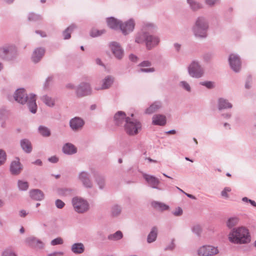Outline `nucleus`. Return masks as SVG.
Segmentation results:
<instances>
[{"instance_id": "7ed1b4c3", "label": "nucleus", "mask_w": 256, "mask_h": 256, "mask_svg": "<svg viewBox=\"0 0 256 256\" xmlns=\"http://www.w3.org/2000/svg\"><path fill=\"white\" fill-rule=\"evenodd\" d=\"M160 40L158 36L151 34L148 32H138L135 38V42L138 44L144 42L148 50H151L156 47L159 44Z\"/></svg>"}, {"instance_id": "6e6d98bb", "label": "nucleus", "mask_w": 256, "mask_h": 256, "mask_svg": "<svg viewBox=\"0 0 256 256\" xmlns=\"http://www.w3.org/2000/svg\"><path fill=\"white\" fill-rule=\"evenodd\" d=\"M212 57V55L211 53H206L202 56L203 59L206 62L210 60Z\"/></svg>"}, {"instance_id": "864d4df0", "label": "nucleus", "mask_w": 256, "mask_h": 256, "mask_svg": "<svg viewBox=\"0 0 256 256\" xmlns=\"http://www.w3.org/2000/svg\"><path fill=\"white\" fill-rule=\"evenodd\" d=\"M182 210L180 207L177 208L176 210L172 212V214L176 216H180L182 214Z\"/></svg>"}, {"instance_id": "1a4fd4ad", "label": "nucleus", "mask_w": 256, "mask_h": 256, "mask_svg": "<svg viewBox=\"0 0 256 256\" xmlns=\"http://www.w3.org/2000/svg\"><path fill=\"white\" fill-rule=\"evenodd\" d=\"M78 180L82 186L87 189H91L94 186V184L88 172L82 170L79 172L77 176Z\"/></svg>"}, {"instance_id": "2eb2a0df", "label": "nucleus", "mask_w": 256, "mask_h": 256, "mask_svg": "<svg viewBox=\"0 0 256 256\" xmlns=\"http://www.w3.org/2000/svg\"><path fill=\"white\" fill-rule=\"evenodd\" d=\"M143 176L151 188L160 190H162V188L158 186L160 182L158 178L153 176L147 174H144Z\"/></svg>"}, {"instance_id": "37998d69", "label": "nucleus", "mask_w": 256, "mask_h": 256, "mask_svg": "<svg viewBox=\"0 0 256 256\" xmlns=\"http://www.w3.org/2000/svg\"><path fill=\"white\" fill-rule=\"evenodd\" d=\"M18 186L20 190H26L28 188L29 185L27 182L18 180Z\"/></svg>"}, {"instance_id": "f8f14e48", "label": "nucleus", "mask_w": 256, "mask_h": 256, "mask_svg": "<svg viewBox=\"0 0 256 256\" xmlns=\"http://www.w3.org/2000/svg\"><path fill=\"white\" fill-rule=\"evenodd\" d=\"M230 68L236 72H238L241 69L242 63L240 57L236 54H230L228 58Z\"/></svg>"}, {"instance_id": "2f4dec72", "label": "nucleus", "mask_w": 256, "mask_h": 256, "mask_svg": "<svg viewBox=\"0 0 256 256\" xmlns=\"http://www.w3.org/2000/svg\"><path fill=\"white\" fill-rule=\"evenodd\" d=\"M95 180L100 189H103L106 185L105 178L98 174L96 175Z\"/></svg>"}, {"instance_id": "5fc2aeb1", "label": "nucleus", "mask_w": 256, "mask_h": 256, "mask_svg": "<svg viewBox=\"0 0 256 256\" xmlns=\"http://www.w3.org/2000/svg\"><path fill=\"white\" fill-rule=\"evenodd\" d=\"M154 71L155 69L154 68H142L140 70V72H153Z\"/></svg>"}, {"instance_id": "0eeeda50", "label": "nucleus", "mask_w": 256, "mask_h": 256, "mask_svg": "<svg viewBox=\"0 0 256 256\" xmlns=\"http://www.w3.org/2000/svg\"><path fill=\"white\" fill-rule=\"evenodd\" d=\"M141 123L134 119H128L124 124V130L126 133L130 136H135L141 130Z\"/></svg>"}, {"instance_id": "e433bc0d", "label": "nucleus", "mask_w": 256, "mask_h": 256, "mask_svg": "<svg viewBox=\"0 0 256 256\" xmlns=\"http://www.w3.org/2000/svg\"><path fill=\"white\" fill-rule=\"evenodd\" d=\"M39 134L44 137H48L51 134L50 130L44 126H40L38 128Z\"/></svg>"}, {"instance_id": "bf43d9fd", "label": "nucleus", "mask_w": 256, "mask_h": 256, "mask_svg": "<svg viewBox=\"0 0 256 256\" xmlns=\"http://www.w3.org/2000/svg\"><path fill=\"white\" fill-rule=\"evenodd\" d=\"M218 0H205L206 4L210 6H213L216 2Z\"/></svg>"}, {"instance_id": "a211bd4d", "label": "nucleus", "mask_w": 256, "mask_h": 256, "mask_svg": "<svg viewBox=\"0 0 256 256\" xmlns=\"http://www.w3.org/2000/svg\"><path fill=\"white\" fill-rule=\"evenodd\" d=\"M45 53V50L42 48H36L32 55V60L33 62L36 64L38 62Z\"/></svg>"}, {"instance_id": "412c9836", "label": "nucleus", "mask_w": 256, "mask_h": 256, "mask_svg": "<svg viewBox=\"0 0 256 256\" xmlns=\"http://www.w3.org/2000/svg\"><path fill=\"white\" fill-rule=\"evenodd\" d=\"M70 250L75 254H80L84 252L85 247L82 242H76L71 246Z\"/></svg>"}, {"instance_id": "4c0bfd02", "label": "nucleus", "mask_w": 256, "mask_h": 256, "mask_svg": "<svg viewBox=\"0 0 256 256\" xmlns=\"http://www.w3.org/2000/svg\"><path fill=\"white\" fill-rule=\"evenodd\" d=\"M122 212V207L118 204L112 206L110 208V214L112 217H118Z\"/></svg>"}, {"instance_id": "4468645a", "label": "nucleus", "mask_w": 256, "mask_h": 256, "mask_svg": "<svg viewBox=\"0 0 256 256\" xmlns=\"http://www.w3.org/2000/svg\"><path fill=\"white\" fill-rule=\"evenodd\" d=\"M110 46L113 54L116 58L120 60L122 58L124 50L118 43L115 42H112L110 44Z\"/></svg>"}, {"instance_id": "8fccbe9b", "label": "nucleus", "mask_w": 256, "mask_h": 256, "mask_svg": "<svg viewBox=\"0 0 256 256\" xmlns=\"http://www.w3.org/2000/svg\"><path fill=\"white\" fill-rule=\"evenodd\" d=\"M63 240L61 238H57L52 240L50 244L52 246H56L58 244H63Z\"/></svg>"}, {"instance_id": "c85d7f7f", "label": "nucleus", "mask_w": 256, "mask_h": 256, "mask_svg": "<svg viewBox=\"0 0 256 256\" xmlns=\"http://www.w3.org/2000/svg\"><path fill=\"white\" fill-rule=\"evenodd\" d=\"M161 108V102H155L146 110L145 113L148 114H152V113L158 111Z\"/></svg>"}, {"instance_id": "b1692460", "label": "nucleus", "mask_w": 256, "mask_h": 256, "mask_svg": "<svg viewBox=\"0 0 256 256\" xmlns=\"http://www.w3.org/2000/svg\"><path fill=\"white\" fill-rule=\"evenodd\" d=\"M232 108V104L229 101L224 98H220L218 100V110L229 109Z\"/></svg>"}, {"instance_id": "f03ea898", "label": "nucleus", "mask_w": 256, "mask_h": 256, "mask_svg": "<svg viewBox=\"0 0 256 256\" xmlns=\"http://www.w3.org/2000/svg\"><path fill=\"white\" fill-rule=\"evenodd\" d=\"M228 239L234 244H246L250 242V236L248 230L240 226L232 230L228 235Z\"/></svg>"}, {"instance_id": "72a5a7b5", "label": "nucleus", "mask_w": 256, "mask_h": 256, "mask_svg": "<svg viewBox=\"0 0 256 256\" xmlns=\"http://www.w3.org/2000/svg\"><path fill=\"white\" fill-rule=\"evenodd\" d=\"M123 238V234L120 230H118L114 234H110L108 236V239L112 241H118Z\"/></svg>"}, {"instance_id": "de8ad7c7", "label": "nucleus", "mask_w": 256, "mask_h": 256, "mask_svg": "<svg viewBox=\"0 0 256 256\" xmlns=\"http://www.w3.org/2000/svg\"><path fill=\"white\" fill-rule=\"evenodd\" d=\"M200 84L209 89L212 88L214 87V83L211 81L202 82H200Z\"/></svg>"}, {"instance_id": "393cba45", "label": "nucleus", "mask_w": 256, "mask_h": 256, "mask_svg": "<svg viewBox=\"0 0 256 256\" xmlns=\"http://www.w3.org/2000/svg\"><path fill=\"white\" fill-rule=\"evenodd\" d=\"M152 123L156 126H164L166 124V117L162 114H154L152 116Z\"/></svg>"}, {"instance_id": "6e6552de", "label": "nucleus", "mask_w": 256, "mask_h": 256, "mask_svg": "<svg viewBox=\"0 0 256 256\" xmlns=\"http://www.w3.org/2000/svg\"><path fill=\"white\" fill-rule=\"evenodd\" d=\"M188 74L193 78H199L203 76L204 70L197 60H193L188 67Z\"/></svg>"}, {"instance_id": "4be33fe9", "label": "nucleus", "mask_w": 256, "mask_h": 256, "mask_svg": "<svg viewBox=\"0 0 256 256\" xmlns=\"http://www.w3.org/2000/svg\"><path fill=\"white\" fill-rule=\"evenodd\" d=\"M30 197L36 200H42L44 197V192L39 189H33L29 192Z\"/></svg>"}, {"instance_id": "052dcab7", "label": "nucleus", "mask_w": 256, "mask_h": 256, "mask_svg": "<svg viewBox=\"0 0 256 256\" xmlns=\"http://www.w3.org/2000/svg\"><path fill=\"white\" fill-rule=\"evenodd\" d=\"M58 160V158L56 156H52L48 158V160L52 163H56Z\"/></svg>"}, {"instance_id": "13d9d810", "label": "nucleus", "mask_w": 256, "mask_h": 256, "mask_svg": "<svg viewBox=\"0 0 256 256\" xmlns=\"http://www.w3.org/2000/svg\"><path fill=\"white\" fill-rule=\"evenodd\" d=\"M152 65L151 62L148 60H144L142 62L139 66L142 67H148Z\"/></svg>"}, {"instance_id": "7c9ffc66", "label": "nucleus", "mask_w": 256, "mask_h": 256, "mask_svg": "<svg viewBox=\"0 0 256 256\" xmlns=\"http://www.w3.org/2000/svg\"><path fill=\"white\" fill-rule=\"evenodd\" d=\"M158 235V229L156 227H153L150 232L148 236L147 242L148 243H152L156 240Z\"/></svg>"}, {"instance_id": "69168bd1", "label": "nucleus", "mask_w": 256, "mask_h": 256, "mask_svg": "<svg viewBox=\"0 0 256 256\" xmlns=\"http://www.w3.org/2000/svg\"><path fill=\"white\" fill-rule=\"evenodd\" d=\"M28 214V213L26 212L24 210H22L20 211V216L22 218L25 217Z\"/></svg>"}, {"instance_id": "603ef678", "label": "nucleus", "mask_w": 256, "mask_h": 256, "mask_svg": "<svg viewBox=\"0 0 256 256\" xmlns=\"http://www.w3.org/2000/svg\"><path fill=\"white\" fill-rule=\"evenodd\" d=\"M230 191H231L230 188H228V187H226L221 192V195L223 197H224V198H228V192H230Z\"/></svg>"}, {"instance_id": "423d86ee", "label": "nucleus", "mask_w": 256, "mask_h": 256, "mask_svg": "<svg viewBox=\"0 0 256 256\" xmlns=\"http://www.w3.org/2000/svg\"><path fill=\"white\" fill-rule=\"evenodd\" d=\"M72 204L74 211L78 214L84 213L90 208L88 202L80 196L74 197L72 200Z\"/></svg>"}, {"instance_id": "f3484780", "label": "nucleus", "mask_w": 256, "mask_h": 256, "mask_svg": "<svg viewBox=\"0 0 256 256\" xmlns=\"http://www.w3.org/2000/svg\"><path fill=\"white\" fill-rule=\"evenodd\" d=\"M83 120L78 117H75L70 121V126L72 130L74 131L78 130L81 129L84 125Z\"/></svg>"}, {"instance_id": "c756f323", "label": "nucleus", "mask_w": 256, "mask_h": 256, "mask_svg": "<svg viewBox=\"0 0 256 256\" xmlns=\"http://www.w3.org/2000/svg\"><path fill=\"white\" fill-rule=\"evenodd\" d=\"M62 152L67 154H72L76 152V148L74 144L67 143L64 146Z\"/></svg>"}, {"instance_id": "4d7b16f0", "label": "nucleus", "mask_w": 256, "mask_h": 256, "mask_svg": "<svg viewBox=\"0 0 256 256\" xmlns=\"http://www.w3.org/2000/svg\"><path fill=\"white\" fill-rule=\"evenodd\" d=\"M2 256H16V255L10 250H5L2 253Z\"/></svg>"}, {"instance_id": "a18cd8bd", "label": "nucleus", "mask_w": 256, "mask_h": 256, "mask_svg": "<svg viewBox=\"0 0 256 256\" xmlns=\"http://www.w3.org/2000/svg\"><path fill=\"white\" fill-rule=\"evenodd\" d=\"M192 232L198 236H200L202 232V226L199 224H196L192 228Z\"/></svg>"}, {"instance_id": "39448f33", "label": "nucleus", "mask_w": 256, "mask_h": 256, "mask_svg": "<svg viewBox=\"0 0 256 256\" xmlns=\"http://www.w3.org/2000/svg\"><path fill=\"white\" fill-rule=\"evenodd\" d=\"M18 55L16 46L12 44H6L0 46V58L6 60H12Z\"/></svg>"}, {"instance_id": "20e7f679", "label": "nucleus", "mask_w": 256, "mask_h": 256, "mask_svg": "<svg viewBox=\"0 0 256 256\" xmlns=\"http://www.w3.org/2000/svg\"><path fill=\"white\" fill-rule=\"evenodd\" d=\"M208 22L206 18L204 16H199L196 18L192 30L195 37L204 39L208 36Z\"/></svg>"}, {"instance_id": "f704fd0d", "label": "nucleus", "mask_w": 256, "mask_h": 256, "mask_svg": "<svg viewBox=\"0 0 256 256\" xmlns=\"http://www.w3.org/2000/svg\"><path fill=\"white\" fill-rule=\"evenodd\" d=\"M74 192V190L71 188H60L58 189L57 193L60 196H66L71 195Z\"/></svg>"}, {"instance_id": "ea45409f", "label": "nucleus", "mask_w": 256, "mask_h": 256, "mask_svg": "<svg viewBox=\"0 0 256 256\" xmlns=\"http://www.w3.org/2000/svg\"><path fill=\"white\" fill-rule=\"evenodd\" d=\"M42 100L43 102L48 106L50 107H52L54 106L55 104L54 100L51 97L48 96L47 95L44 96L42 98Z\"/></svg>"}, {"instance_id": "6ab92c4d", "label": "nucleus", "mask_w": 256, "mask_h": 256, "mask_svg": "<svg viewBox=\"0 0 256 256\" xmlns=\"http://www.w3.org/2000/svg\"><path fill=\"white\" fill-rule=\"evenodd\" d=\"M22 169V168L18 158H16V160L11 162L10 165V172L12 174H18L21 172Z\"/></svg>"}, {"instance_id": "bb28decb", "label": "nucleus", "mask_w": 256, "mask_h": 256, "mask_svg": "<svg viewBox=\"0 0 256 256\" xmlns=\"http://www.w3.org/2000/svg\"><path fill=\"white\" fill-rule=\"evenodd\" d=\"M114 80V78L112 76H108L102 80V86L98 88H97L96 89L99 90L108 88L113 84Z\"/></svg>"}, {"instance_id": "cd10ccee", "label": "nucleus", "mask_w": 256, "mask_h": 256, "mask_svg": "<svg viewBox=\"0 0 256 256\" xmlns=\"http://www.w3.org/2000/svg\"><path fill=\"white\" fill-rule=\"evenodd\" d=\"M20 146L22 150L27 154H29L32 151V146L30 142L28 139H22L20 142Z\"/></svg>"}, {"instance_id": "338daca9", "label": "nucleus", "mask_w": 256, "mask_h": 256, "mask_svg": "<svg viewBox=\"0 0 256 256\" xmlns=\"http://www.w3.org/2000/svg\"><path fill=\"white\" fill-rule=\"evenodd\" d=\"M129 58H130V59L132 61V62H136L137 59H138L137 56H135V55H134V54H130V56H129Z\"/></svg>"}, {"instance_id": "aec40b11", "label": "nucleus", "mask_w": 256, "mask_h": 256, "mask_svg": "<svg viewBox=\"0 0 256 256\" xmlns=\"http://www.w3.org/2000/svg\"><path fill=\"white\" fill-rule=\"evenodd\" d=\"M130 119L126 117V114L122 111H118L114 116V120L117 126L122 125L124 122H126V120Z\"/></svg>"}, {"instance_id": "09e8293b", "label": "nucleus", "mask_w": 256, "mask_h": 256, "mask_svg": "<svg viewBox=\"0 0 256 256\" xmlns=\"http://www.w3.org/2000/svg\"><path fill=\"white\" fill-rule=\"evenodd\" d=\"M104 32V30H98L96 29H92L90 32V36L92 37H96L100 36Z\"/></svg>"}, {"instance_id": "9b49d317", "label": "nucleus", "mask_w": 256, "mask_h": 256, "mask_svg": "<svg viewBox=\"0 0 256 256\" xmlns=\"http://www.w3.org/2000/svg\"><path fill=\"white\" fill-rule=\"evenodd\" d=\"M91 92L90 84L86 82L80 83L76 88V94L78 98L88 96L91 94Z\"/></svg>"}, {"instance_id": "ddd939ff", "label": "nucleus", "mask_w": 256, "mask_h": 256, "mask_svg": "<svg viewBox=\"0 0 256 256\" xmlns=\"http://www.w3.org/2000/svg\"><path fill=\"white\" fill-rule=\"evenodd\" d=\"M25 241L28 245L35 248L42 249L44 247L42 242L32 236L26 238Z\"/></svg>"}, {"instance_id": "49530a36", "label": "nucleus", "mask_w": 256, "mask_h": 256, "mask_svg": "<svg viewBox=\"0 0 256 256\" xmlns=\"http://www.w3.org/2000/svg\"><path fill=\"white\" fill-rule=\"evenodd\" d=\"M6 160V154L4 150L0 149V166L4 164Z\"/></svg>"}, {"instance_id": "f257e3e1", "label": "nucleus", "mask_w": 256, "mask_h": 256, "mask_svg": "<svg viewBox=\"0 0 256 256\" xmlns=\"http://www.w3.org/2000/svg\"><path fill=\"white\" fill-rule=\"evenodd\" d=\"M14 100L18 102L24 104H26L30 111L35 114L37 110V105L36 104V96L30 94L28 96L24 88L18 89L14 95Z\"/></svg>"}, {"instance_id": "774afa93", "label": "nucleus", "mask_w": 256, "mask_h": 256, "mask_svg": "<svg viewBox=\"0 0 256 256\" xmlns=\"http://www.w3.org/2000/svg\"><path fill=\"white\" fill-rule=\"evenodd\" d=\"M174 48L177 52H178L180 49L181 45L178 43H175L174 44Z\"/></svg>"}, {"instance_id": "0e129e2a", "label": "nucleus", "mask_w": 256, "mask_h": 256, "mask_svg": "<svg viewBox=\"0 0 256 256\" xmlns=\"http://www.w3.org/2000/svg\"><path fill=\"white\" fill-rule=\"evenodd\" d=\"M36 33L40 34L42 38L46 36V32L41 30H36Z\"/></svg>"}, {"instance_id": "3c124183", "label": "nucleus", "mask_w": 256, "mask_h": 256, "mask_svg": "<svg viewBox=\"0 0 256 256\" xmlns=\"http://www.w3.org/2000/svg\"><path fill=\"white\" fill-rule=\"evenodd\" d=\"M55 204L57 208L61 209L65 206V204L62 200L58 199L55 202Z\"/></svg>"}, {"instance_id": "58836bf2", "label": "nucleus", "mask_w": 256, "mask_h": 256, "mask_svg": "<svg viewBox=\"0 0 256 256\" xmlns=\"http://www.w3.org/2000/svg\"><path fill=\"white\" fill-rule=\"evenodd\" d=\"M187 2L193 10H197L202 8V4L195 0H187Z\"/></svg>"}, {"instance_id": "dca6fc26", "label": "nucleus", "mask_w": 256, "mask_h": 256, "mask_svg": "<svg viewBox=\"0 0 256 256\" xmlns=\"http://www.w3.org/2000/svg\"><path fill=\"white\" fill-rule=\"evenodd\" d=\"M134 25V20L132 19H130L124 23H121L120 30L124 34L126 35L133 31Z\"/></svg>"}, {"instance_id": "a19ab883", "label": "nucleus", "mask_w": 256, "mask_h": 256, "mask_svg": "<svg viewBox=\"0 0 256 256\" xmlns=\"http://www.w3.org/2000/svg\"><path fill=\"white\" fill-rule=\"evenodd\" d=\"M28 20L30 22H38L42 20V16L34 12L28 14Z\"/></svg>"}, {"instance_id": "9d476101", "label": "nucleus", "mask_w": 256, "mask_h": 256, "mask_svg": "<svg viewBox=\"0 0 256 256\" xmlns=\"http://www.w3.org/2000/svg\"><path fill=\"white\" fill-rule=\"evenodd\" d=\"M218 252V247L210 245L202 246L197 250V254L198 256H213Z\"/></svg>"}, {"instance_id": "5701e85b", "label": "nucleus", "mask_w": 256, "mask_h": 256, "mask_svg": "<svg viewBox=\"0 0 256 256\" xmlns=\"http://www.w3.org/2000/svg\"><path fill=\"white\" fill-rule=\"evenodd\" d=\"M106 22L108 26L111 29L114 30H120V26L122 23L121 21L113 17H110L107 18Z\"/></svg>"}, {"instance_id": "c03bdc74", "label": "nucleus", "mask_w": 256, "mask_h": 256, "mask_svg": "<svg viewBox=\"0 0 256 256\" xmlns=\"http://www.w3.org/2000/svg\"><path fill=\"white\" fill-rule=\"evenodd\" d=\"M180 86L184 90L190 92L192 91V88L189 84L186 81H181L179 84Z\"/></svg>"}, {"instance_id": "473e14b6", "label": "nucleus", "mask_w": 256, "mask_h": 256, "mask_svg": "<svg viewBox=\"0 0 256 256\" xmlns=\"http://www.w3.org/2000/svg\"><path fill=\"white\" fill-rule=\"evenodd\" d=\"M76 28V26L74 24H72L62 32L64 38V40H68L70 38L72 32Z\"/></svg>"}, {"instance_id": "a878e982", "label": "nucleus", "mask_w": 256, "mask_h": 256, "mask_svg": "<svg viewBox=\"0 0 256 256\" xmlns=\"http://www.w3.org/2000/svg\"><path fill=\"white\" fill-rule=\"evenodd\" d=\"M240 222V218L238 216H234L228 218L226 221V226L228 229L232 230Z\"/></svg>"}, {"instance_id": "680f3d73", "label": "nucleus", "mask_w": 256, "mask_h": 256, "mask_svg": "<svg viewBox=\"0 0 256 256\" xmlns=\"http://www.w3.org/2000/svg\"><path fill=\"white\" fill-rule=\"evenodd\" d=\"M63 254V252H54L52 254H50L48 255V256H62Z\"/></svg>"}, {"instance_id": "e2e57ef3", "label": "nucleus", "mask_w": 256, "mask_h": 256, "mask_svg": "<svg viewBox=\"0 0 256 256\" xmlns=\"http://www.w3.org/2000/svg\"><path fill=\"white\" fill-rule=\"evenodd\" d=\"M66 87L68 88V89H70V90H76V88L75 86L72 84H71V83H69V84H68Z\"/></svg>"}, {"instance_id": "79ce46f5", "label": "nucleus", "mask_w": 256, "mask_h": 256, "mask_svg": "<svg viewBox=\"0 0 256 256\" xmlns=\"http://www.w3.org/2000/svg\"><path fill=\"white\" fill-rule=\"evenodd\" d=\"M156 26L153 24H146L144 26L143 29L141 32H148L150 34L153 32L155 31Z\"/></svg>"}, {"instance_id": "c9c22d12", "label": "nucleus", "mask_w": 256, "mask_h": 256, "mask_svg": "<svg viewBox=\"0 0 256 256\" xmlns=\"http://www.w3.org/2000/svg\"><path fill=\"white\" fill-rule=\"evenodd\" d=\"M152 206L155 208L158 209L162 211L166 210L169 209V206L166 204L156 201L152 202Z\"/></svg>"}]
</instances>
